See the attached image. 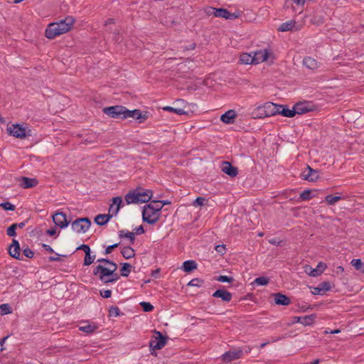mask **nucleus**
Here are the masks:
<instances>
[{"label":"nucleus","mask_w":364,"mask_h":364,"mask_svg":"<svg viewBox=\"0 0 364 364\" xmlns=\"http://www.w3.org/2000/svg\"><path fill=\"white\" fill-rule=\"evenodd\" d=\"M75 22V18L71 16H68L64 19L50 23L45 31V36L48 39H54L55 37L70 31Z\"/></svg>","instance_id":"obj_1"},{"label":"nucleus","mask_w":364,"mask_h":364,"mask_svg":"<svg viewBox=\"0 0 364 364\" xmlns=\"http://www.w3.org/2000/svg\"><path fill=\"white\" fill-rule=\"evenodd\" d=\"M152 196L153 191L151 189L138 187L126 194L124 199L127 204H139L149 202L151 199Z\"/></svg>","instance_id":"obj_2"},{"label":"nucleus","mask_w":364,"mask_h":364,"mask_svg":"<svg viewBox=\"0 0 364 364\" xmlns=\"http://www.w3.org/2000/svg\"><path fill=\"white\" fill-rule=\"evenodd\" d=\"M277 104L267 102L258 106L252 112V116L254 119H260L274 116L277 114Z\"/></svg>","instance_id":"obj_3"},{"label":"nucleus","mask_w":364,"mask_h":364,"mask_svg":"<svg viewBox=\"0 0 364 364\" xmlns=\"http://www.w3.org/2000/svg\"><path fill=\"white\" fill-rule=\"evenodd\" d=\"M205 13L208 16H213L218 18H223L225 19H236L241 15V11H237L235 13L230 12L228 9L223 8L216 9L214 7H208L205 9Z\"/></svg>","instance_id":"obj_4"},{"label":"nucleus","mask_w":364,"mask_h":364,"mask_svg":"<svg viewBox=\"0 0 364 364\" xmlns=\"http://www.w3.org/2000/svg\"><path fill=\"white\" fill-rule=\"evenodd\" d=\"M112 266L105 267L102 264L96 266L92 272L93 275L97 276L99 279L104 284L109 283L111 274L112 272Z\"/></svg>","instance_id":"obj_5"},{"label":"nucleus","mask_w":364,"mask_h":364,"mask_svg":"<svg viewBox=\"0 0 364 364\" xmlns=\"http://www.w3.org/2000/svg\"><path fill=\"white\" fill-rule=\"evenodd\" d=\"M151 205H146L142 210V220L150 225L155 224L160 218L161 213L152 209Z\"/></svg>","instance_id":"obj_6"},{"label":"nucleus","mask_w":364,"mask_h":364,"mask_svg":"<svg viewBox=\"0 0 364 364\" xmlns=\"http://www.w3.org/2000/svg\"><path fill=\"white\" fill-rule=\"evenodd\" d=\"M125 109L126 107L122 105H115L103 108L102 112L104 114L108 115L109 117L119 119H125Z\"/></svg>","instance_id":"obj_7"},{"label":"nucleus","mask_w":364,"mask_h":364,"mask_svg":"<svg viewBox=\"0 0 364 364\" xmlns=\"http://www.w3.org/2000/svg\"><path fill=\"white\" fill-rule=\"evenodd\" d=\"M91 225L88 218H77L71 223V228L77 233H85Z\"/></svg>","instance_id":"obj_8"},{"label":"nucleus","mask_w":364,"mask_h":364,"mask_svg":"<svg viewBox=\"0 0 364 364\" xmlns=\"http://www.w3.org/2000/svg\"><path fill=\"white\" fill-rule=\"evenodd\" d=\"M315 105L311 102H299L294 105V110L296 114H303L314 111Z\"/></svg>","instance_id":"obj_9"},{"label":"nucleus","mask_w":364,"mask_h":364,"mask_svg":"<svg viewBox=\"0 0 364 364\" xmlns=\"http://www.w3.org/2000/svg\"><path fill=\"white\" fill-rule=\"evenodd\" d=\"M7 131L10 135L16 138H26L27 134L26 129L23 126L16 124L7 127Z\"/></svg>","instance_id":"obj_10"},{"label":"nucleus","mask_w":364,"mask_h":364,"mask_svg":"<svg viewBox=\"0 0 364 364\" xmlns=\"http://www.w3.org/2000/svg\"><path fill=\"white\" fill-rule=\"evenodd\" d=\"M301 177L304 180L314 182L319 178V171L318 170L314 169L310 166L307 165L305 170L302 171Z\"/></svg>","instance_id":"obj_11"},{"label":"nucleus","mask_w":364,"mask_h":364,"mask_svg":"<svg viewBox=\"0 0 364 364\" xmlns=\"http://www.w3.org/2000/svg\"><path fill=\"white\" fill-rule=\"evenodd\" d=\"M155 334L156 335V340L150 341L149 347L153 350H160L165 346L167 338L159 331H155Z\"/></svg>","instance_id":"obj_12"},{"label":"nucleus","mask_w":364,"mask_h":364,"mask_svg":"<svg viewBox=\"0 0 364 364\" xmlns=\"http://www.w3.org/2000/svg\"><path fill=\"white\" fill-rule=\"evenodd\" d=\"M243 352L240 348H235L225 352L222 355V360L225 363H230L242 357Z\"/></svg>","instance_id":"obj_13"},{"label":"nucleus","mask_w":364,"mask_h":364,"mask_svg":"<svg viewBox=\"0 0 364 364\" xmlns=\"http://www.w3.org/2000/svg\"><path fill=\"white\" fill-rule=\"evenodd\" d=\"M53 223L60 228H66L70 221L68 220L65 213L63 212H57L53 215Z\"/></svg>","instance_id":"obj_14"},{"label":"nucleus","mask_w":364,"mask_h":364,"mask_svg":"<svg viewBox=\"0 0 364 364\" xmlns=\"http://www.w3.org/2000/svg\"><path fill=\"white\" fill-rule=\"evenodd\" d=\"M271 52L268 49L259 50L254 53L255 64H259L267 60L270 56Z\"/></svg>","instance_id":"obj_15"},{"label":"nucleus","mask_w":364,"mask_h":364,"mask_svg":"<svg viewBox=\"0 0 364 364\" xmlns=\"http://www.w3.org/2000/svg\"><path fill=\"white\" fill-rule=\"evenodd\" d=\"M277 114H281L286 117H294L295 116V111L294 107L290 109L288 105H277Z\"/></svg>","instance_id":"obj_16"},{"label":"nucleus","mask_w":364,"mask_h":364,"mask_svg":"<svg viewBox=\"0 0 364 364\" xmlns=\"http://www.w3.org/2000/svg\"><path fill=\"white\" fill-rule=\"evenodd\" d=\"M331 284L328 282H323L316 287H310L311 293L314 295H322L331 289Z\"/></svg>","instance_id":"obj_17"},{"label":"nucleus","mask_w":364,"mask_h":364,"mask_svg":"<svg viewBox=\"0 0 364 364\" xmlns=\"http://www.w3.org/2000/svg\"><path fill=\"white\" fill-rule=\"evenodd\" d=\"M221 170L223 172L231 177H235L238 174L237 168L232 166L228 161H223L222 163Z\"/></svg>","instance_id":"obj_18"},{"label":"nucleus","mask_w":364,"mask_h":364,"mask_svg":"<svg viewBox=\"0 0 364 364\" xmlns=\"http://www.w3.org/2000/svg\"><path fill=\"white\" fill-rule=\"evenodd\" d=\"M122 202L121 197L117 196L112 198V203L109 205V213L111 214L112 218L119 212Z\"/></svg>","instance_id":"obj_19"},{"label":"nucleus","mask_w":364,"mask_h":364,"mask_svg":"<svg viewBox=\"0 0 364 364\" xmlns=\"http://www.w3.org/2000/svg\"><path fill=\"white\" fill-rule=\"evenodd\" d=\"M20 250L21 249L18 242L14 239L9 249V255L15 259H20Z\"/></svg>","instance_id":"obj_20"},{"label":"nucleus","mask_w":364,"mask_h":364,"mask_svg":"<svg viewBox=\"0 0 364 364\" xmlns=\"http://www.w3.org/2000/svg\"><path fill=\"white\" fill-rule=\"evenodd\" d=\"M213 296L220 298L223 301L229 302L232 299V294L225 289H218L213 294Z\"/></svg>","instance_id":"obj_21"},{"label":"nucleus","mask_w":364,"mask_h":364,"mask_svg":"<svg viewBox=\"0 0 364 364\" xmlns=\"http://www.w3.org/2000/svg\"><path fill=\"white\" fill-rule=\"evenodd\" d=\"M276 304L288 306L291 304L290 299L284 294L277 293L273 294Z\"/></svg>","instance_id":"obj_22"},{"label":"nucleus","mask_w":364,"mask_h":364,"mask_svg":"<svg viewBox=\"0 0 364 364\" xmlns=\"http://www.w3.org/2000/svg\"><path fill=\"white\" fill-rule=\"evenodd\" d=\"M237 117V114L235 110L230 109L222 114L220 120L225 124H231L233 122V119Z\"/></svg>","instance_id":"obj_23"},{"label":"nucleus","mask_w":364,"mask_h":364,"mask_svg":"<svg viewBox=\"0 0 364 364\" xmlns=\"http://www.w3.org/2000/svg\"><path fill=\"white\" fill-rule=\"evenodd\" d=\"M278 30L279 31L284 32L293 30L297 31L299 28L296 27V21L291 20L282 23Z\"/></svg>","instance_id":"obj_24"},{"label":"nucleus","mask_w":364,"mask_h":364,"mask_svg":"<svg viewBox=\"0 0 364 364\" xmlns=\"http://www.w3.org/2000/svg\"><path fill=\"white\" fill-rule=\"evenodd\" d=\"M123 117H125V119L132 117L136 119H140L141 118L146 119L145 116H142L141 112L139 109H134V110H129L128 109H125V115Z\"/></svg>","instance_id":"obj_25"},{"label":"nucleus","mask_w":364,"mask_h":364,"mask_svg":"<svg viewBox=\"0 0 364 364\" xmlns=\"http://www.w3.org/2000/svg\"><path fill=\"white\" fill-rule=\"evenodd\" d=\"M112 218L110 213L108 214H100L95 218V223L98 225L102 226L106 225L109 220Z\"/></svg>","instance_id":"obj_26"},{"label":"nucleus","mask_w":364,"mask_h":364,"mask_svg":"<svg viewBox=\"0 0 364 364\" xmlns=\"http://www.w3.org/2000/svg\"><path fill=\"white\" fill-rule=\"evenodd\" d=\"M303 65L310 70H316L318 67V62L311 57H305L303 60Z\"/></svg>","instance_id":"obj_27"},{"label":"nucleus","mask_w":364,"mask_h":364,"mask_svg":"<svg viewBox=\"0 0 364 364\" xmlns=\"http://www.w3.org/2000/svg\"><path fill=\"white\" fill-rule=\"evenodd\" d=\"M84 323L85 325L79 327V330L86 333H92L97 328L95 323L84 322Z\"/></svg>","instance_id":"obj_28"},{"label":"nucleus","mask_w":364,"mask_h":364,"mask_svg":"<svg viewBox=\"0 0 364 364\" xmlns=\"http://www.w3.org/2000/svg\"><path fill=\"white\" fill-rule=\"evenodd\" d=\"M326 268V264L325 263L319 262L317 264V267L311 271L309 275L311 277H318L321 274V273L325 270Z\"/></svg>","instance_id":"obj_29"},{"label":"nucleus","mask_w":364,"mask_h":364,"mask_svg":"<svg viewBox=\"0 0 364 364\" xmlns=\"http://www.w3.org/2000/svg\"><path fill=\"white\" fill-rule=\"evenodd\" d=\"M240 61L242 64L249 65L255 64L254 55L244 53L240 56Z\"/></svg>","instance_id":"obj_30"},{"label":"nucleus","mask_w":364,"mask_h":364,"mask_svg":"<svg viewBox=\"0 0 364 364\" xmlns=\"http://www.w3.org/2000/svg\"><path fill=\"white\" fill-rule=\"evenodd\" d=\"M183 270L190 272L197 268V263L194 260H187L183 263Z\"/></svg>","instance_id":"obj_31"},{"label":"nucleus","mask_w":364,"mask_h":364,"mask_svg":"<svg viewBox=\"0 0 364 364\" xmlns=\"http://www.w3.org/2000/svg\"><path fill=\"white\" fill-rule=\"evenodd\" d=\"M121 253L126 259L133 258L135 256V251L131 247H123L121 250Z\"/></svg>","instance_id":"obj_32"},{"label":"nucleus","mask_w":364,"mask_h":364,"mask_svg":"<svg viewBox=\"0 0 364 364\" xmlns=\"http://www.w3.org/2000/svg\"><path fill=\"white\" fill-rule=\"evenodd\" d=\"M22 186L24 188H29L34 187L37 185L38 182L35 178H30L27 177L22 178Z\"/></svg>","instance_id":"obj_33"},{"label":"nucleus","mask_w":364,"mask_h":364,"mask_svg":"<svg viewBox=\"0 0 364 364\" xmlns=\"http://www.w3.org/2000/svg\"><path fill=\"white\" fill-rule=\"evenodd\" d=\"M164 110L174 112L178 115L187 114L188 112L185 111L183 108L181 107H173L170 106H166L163 108Z\"/></svg>","instance_id":"obj_34"},{"label":"nucleus","mask_w":364,"mask_h":364,"mask_svg":"<svg viewBox=\"0 0 364 364\" xmlns=\"http://www.w3.org/2000/svg\"><path fill=\"white\" fill-rule=\"evenodd\" d=\"M119 237L120 238L127 237L129 240L131 244H134V242L135 234L132 232H125L124 230H119Z\"/></svg>","instance_id":"obj_35"},{"label":"nucleus","mask_w":364,"mask_h":364,"mask_svg":"<svg viewBox=\"0 0 364 364\" xmlns=\"http://www.w3.org/2000/svg\"><path fill=\"white\" fill-rule=\"evenodd\" d=\"M315 318H316V315H314V314L301 316V323L304 326H309L314 322Z\"/></svg>","instance_id":"obj_36"},{"label":"nucleus","mask_w":364,"mask_h":364,"mask_svg":"<svg viewBox=\"0 0 364 364\" xmlns=\"http://www.w3.org/2000/svg\"><path fill=\"white\" fill-rule=\"evenodd\" d=\"M132 266L129 263H123L122 267L120 269L121 272V276L122 277H128L131 270H132Z\"/></svg>","instance_id":"obj_37"},{"label":"nucleus","mask_w":364,"mask_h":364,"mask_svg":"<svg viewBox=\"0 0 364 364\" xmlns=\"http://www.w3.org/2000/svg\"><path fill=\"white\" fill-rule=\"evenodd\" d=\"M148 205H151L152 209L155 210L157 213H161V210L163 208V204L161 200H152L150 203L147 204Z\"/></svg>","instance_id":"obj_38"},{"label":"nucleus","mask_w":364,"mask_h":364,"mask_svg":"<svg viewBox=\"0 0 364 364\" xmlns=\"http://www.w3.org/2000/svg\"><path fill=\"white\" fill-rule=\"evenodd\" d=\"M112 267L113 269H112V272L111 274L112 275L111 278L109 281V283H114L119 279L120 276L118 274V273L116 272V271L117 269V264H114V267Z\"/></svg>","instance_id":"obj_39"},{"label":"nucleus","mask_w":364,"mask_h":364,"mask_svg":"<svg viewBox=\"0 0 364 364\" xmlns=\"http://www.w3.org/2000/svg\"><path fill=\"white\" fill-rule=\"evenodd\" d=\"M95 257V255H91L90 252H87V254L85 256L83 264L85 266L90 265L94 262Z\"/></svg>","instance_id":"obj_40"},{"label":"nucleus","mask_w":364,"mask_h":364,"mask_svg":"<svg viewBox=\"0 0 364 364\" xmlns=\"http://www.w3.org/2000/svg\"><path fill=\"white\" fill-rule=\"evenodd\" d=\"M341 199V198L340 196H333L332 195H328L325 198V201L328 205H333L336 202L339 201Z\"/></svg>","instance_id":"obj_41"},{"label":"nucleus","mask_w":364,"mask_h":364,"mask_svg":"<svg viewBox=\"0 0 364 364\" xmlns=\"http://www.w3.org/2000/svg\"><path fill=\"white\" fill-rule=\"evenodd\" d=\"M269 282V279L266 277H259L254 280V284L257 285H267Z\"/></svg>","instance_id":"obj_42"},{"label":"nucleus","mask_w":364,"mask_h":364,"mask_svg":"<svg viewBox=\"0 0 364 364\" xmlns=\"http://www.w3.org/2000/svg\"><path fill=\"white\" fill-rule=\"evenodd\" d=\"M16 228H17V225L16 223H14L12 224L11 226H9L8 228H7V230H6V233L10 237H14L16 235Z\"/></svg>","instance_id":"obj_43"},{"label":"nucleus","mask_w":364,"mask_h":364,"mask_svg":"<svg viewBox=\"0 0 364 364\" xmlns=\"http://www.w3.org/2000/svg\"><path fill=\"white\" fill-rule=\"evenodd\" d=\"M203 281L199 278H195V279H191L188 285V286H191V287H200L203 285Z\"/></svg>","instance_id":"obj_44"},{"label":"nucleus","mask_w":364,"mask_h":364,"mask_svg":"<svg viewBox=\"0 0 364 364\" xmlns=\"http://www.w3.org/2000/svg\"><path fill=\"white\" fill-rule=\"evenodd\" d=\"M311 191L306 190L300 194V198L302 200H308L312 198Z\"/></svg>","instance_id":"obj_45"},{"label":"nucleus","mask_w":364,"mask_h":364,"mask_svg":"<svg viewBox=\"0 0 364 364\" xmlns=\"http://www.w3.org/2000/svg\"><path fill=\"white\" fill-rule=\"evenodd\" d=\"M140 305L145 312H149L154 309V306L149 302L142 301Z\"/></svg>","instance_id":"obj_46"},{"label":"nucleus","mask_w":364,"mask_h":364,"mask_svg":"<svg viewBox=\"0 0 364 364\" xmlns=\"http://www.w3.org/2000/svg\"><path fill=\"white\" fill-rule=\"evenodd\" d=\"M351 264L357 270H361L362 267L363 265L362 261L360 259H353L351 261Z\"/></svg>","instance_id":"obj_47"},{"label":"nucleus","mask_w":364,"mask_h":364,"mask_svg":"<svg viewBox=\"0 0 364 364\" xmlns=\"http://www.w3.org/2000/svg\"><path fill=\"white\" fill-rule=\"evenodd\" d=\"M0 207L4 208L5 210H14L15 205L9 202H4L0 204Z\"/></svg>","instance_id":"obj_48"},{"label":"nucleus","mask_w":364,"mask_h":364,"mask_svg":"<svg viewBox=\"0 0 364 364\" xmlns=\"http://www.w3.org/2000/svg\"><path fill=\"white\" fill-rule=\"evenodd\" d=\"M217 281L220 282H232L234 279L232 277H228L226 275H220L217 279Z\"/></svg>","instance_id":"obj_49"},{"label":"nucleus","mask_w":364,"mask_h":364,"mask_svg":"<svg viewBox=\"0 0 364 364\" xmlns=\"http://www.w3.org/2000/svg\"><path fill=\"white\" fill-rule=\"evenodd\" d=\"M0 309L2 311L4 314H8L11 313V306L8 304H1Z\"/></svg>","instance_id":"obj_50"},{"label":"nucleus","mask_w":364,"mask_h":364,"mask_svg":"<svg viewBox=\"0 0 364 364\" xmlns=\"http://www.w3.org/2000/svg\"><path fill=\"white\" fill-rule=\"evenodd\" d=\"M205 199L203 197H198L193 203V205L196 207L202 206L204 205Z\"/></svg>","instance_id":"obj_51"},{"label":"nucleus","mask_w":364,"mask_h":364,"mask_svg":"<svg viewBox=\"0 0 364 364\" xmlns=\"http://www.w3.org/2000/svg\"><path fill=\"white\" fill-rule=\"evenodd\" d=\"M119 309L117 306H112L109 309L110 316H117L119 315Z\"/></svg>","instance_id":"obj_52"},{"label":"nucleus","mask_w":364,"mask_h":364,"mask_svg":"<svg viewBox=\"0 0 364 364\" xmlns=\"http://www.w3.org/2000/svg\"><path fill=\"white\" fill-rule=\"evenodd\" d=\"M119 243H115V244L108 246L105 249L104 254L105 255L110 254L114 249L117 248L119 246Z\"/></svg>","instance_id":"obj_53"},{"label":"nucleus","mask_w":364,"mask_h":364,"mask_svg":"<svg viewBox=\"0 0 364 364\" xmlns=\"http://www.w3.org/2000/svg\"><path fill=\"white\" fill-rule=\"evenodd\" d=\"M23 253L24 256L28 258H32L34 256V252L29 248L24 249L23 251Z\"/></svg>","instance_id":"obj_54"},{"label":"nucleus","mask_w":364,"mask_h":364,"mask_svg":"<svg viewBox=\"0 0 364 364\" xmlns=\"http://www.w3.org/2000/svg\"><path fill=\"white\" fill-rule=\"evenodd\" d=\"M97 262H104V263L107 264L108 266H112V267H114V264H116L113 261L109 260L108 259H105V258L98 259Z\"/></svg>","instance_id":"obj_55"},{"label":"nucleus","mask_w":364,"mask_h":364,"mask_svg":"<svg viewBox=\"0 0 364 364\" xmlns=\"http://www.w3.org/2000/svg\"><path fill=\"white\" fill-rule=\"evenodd\" d=\"M100 295L103 297V298H105V299H108L109 297H111L112 296V291L111 290H103V291H100Z\"/></svg>","instance_id":"obj_56"},{"label":"nucleus","mask_w":364,"mask_h":364,"mask_svg":"<svg viewBox=\"0 0 364 364\" xmlns=\"http://www.w3.org/2000/svg\"><path fill=\"white\" fill-rule=\"evenodd\" d=\"M215 250L221 255H223L225 252V247L223 245H216Z\"/></svg>","instance_id":"obj_57"},{"label":"nucleus","mask_w":364,"mask_h":364,"mask_svg":"<svg viewBox=\"0 0 364 364\" xmlns=\"http://www.w3.org/2000/svg\"><path fill=\"white\" fill-rule=\"evenodd\" d=\"M77 250H83L85 252V255L87 254V252H90V248L89 245H85V244L80 245L77 248Z\"/></svg>","instance_id":"obj_58"},{"label":"nucleus","mask_w":364,"mask_h":364,"mask_svg":"<svg viewBox=\"0 0 364 364\" xmlns=\"http://www.w3.org/2000/svg\"><path fill=\"white\" fill-rule=\"evenodd\" d=\"M55 255H56L55 257L50 256V257H48L49 262H59V261H60V255L57 254V253Z\"/></svg>","instance_id":"obj_59"},{"label":"nucleus","mask_w":364,"mask_h":364,"mask_svg":"<svg viewBox=\"0 0 364 364\" xmlns=\"http://www.w3.org/2000/svg\"><path fill=\"white\" fill-rule=\"evenodd\" d=\"M42 247L44 248L45 250H46L47 252H48L50 253H53L54 252L53 249L50 245H48L43 244Z\"/></svg>","instance_id":"obj_60"},{"label":"nucleus","mask_w":364,"mask_h":364,"mask_svg":"<svg viewBox=\"0 0 364 364\" xmlns=\"http://www.w3.org/2000/svg\"><path fill=\"white\" fill-rule=\"evenodd\" d=\"M114 40L116 41V42H118L121 40L122 38V36H120V33L119 31H115L114 32V37H113Z\"/></svg>","instance_id":"obj_61"},{"label":"nucleus","mask_w":364,"mask_h":364,"mask_svg":"<svg viewBox=\"0 0 364 364\" xmlns=\"http://www.w3.org/2000/svg\"><path fill=\"white\" fill-rule=\"evenodd\" d=\"M144 232V230L142 225H140L137 228H136V234L141 235Z\"/></svg>","instance_id":"obj_62"},{"label":"nucleus","mask_w":364,"mask_h":364,"mask_svg":"<svg viewBox=\"0 0 364 364\" xmlns=\"http://www.w3.org/2000/svg\"><path fill=\"white\" fill-rule=\"evenodd\" d=\"M46 233L50 236H53V235H55L56 230L55 229H48V230H47Z\"/></svg>","instance_id":"obj_63"},{"label":"nucleus","mask_w":364,"mask_h":364,"mask_svg":"<svg viewBox=\"0 0 364 364\" xmlns=\"http://www.w3.org/2000/svg\"><path fill=\"white\" fill-rule=\"evenodd\" d=\"M115 23L114 21V18H108L105 23V26H107L108 25H110V24H114Z\"/></svg>","instance_id":"obj_64"}]
</instances>
